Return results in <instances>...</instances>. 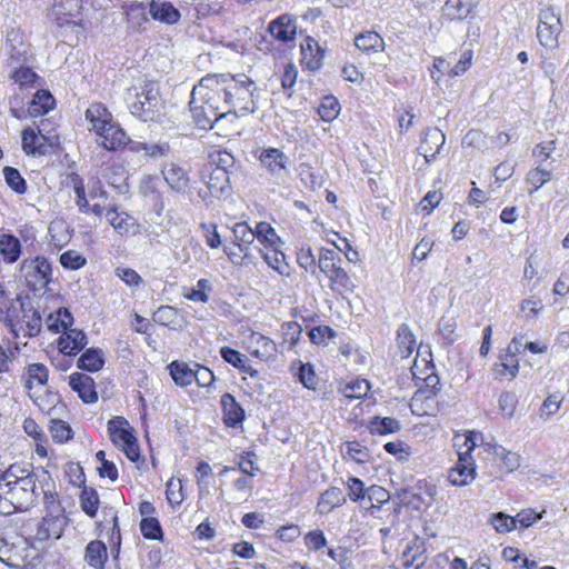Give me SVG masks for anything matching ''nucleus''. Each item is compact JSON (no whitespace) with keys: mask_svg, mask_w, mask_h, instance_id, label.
Instances as JSON below:
<instances>
[{"mask_svg":"<svg viewBox=\"0 0 569 569\" xmlns=\"http://www.w3.org/2000/svg\"><path fill=\"white\" fill-rule=\"evenodd\" d=\"M38 497L36 477L31 471L21 470V475H17L11 466L0 476V513L28 510Z\"/></svg>","mask_w":569,"mask_h":569,"instance_id":"obj_1","label":"nucleus"},{"mask_svg":"<svg viewBox=\"0 0 569 569\" xmlns=\"http://www.w3.org/2000/svg\"><path fill=\"white\" fill-rule=\"evenodd\" d=\"M224 102L229 113H253L257 109L256 83L244 74H223Z\"/></svg>","mask_w":569,"mask_h":569,"instance_id":"obj_2","label":"nucleus"},{"mask_svg":"<svg viewBox=\"0 0 569 569\" xmlns=\"http://www.w3.org/2000/svg\"><path fill=\"white\" fill-rule=\"evenodd\" d=\"M126 101L130 112L144 122L154 121L161 114L160 91L154 81H144L140 88H129Z\"/></svg>","mask_w":569,"mask_h":569,"instance_id":"obj_3","label":"nucleus"},{"mask_svg":"<svg viewBox=\"0 0 569 569\" xmlns=\"http://www.w3.org/2000/svg\"><path fill=\"white\" fill-rule=\"evenodd\" d=\"M223 74H207L201 78L199 83L193 87L197 99L202 103H210L217 107L218 113H223V118L229 114L227 102H224Z\"/></svg>","mask_w":569,"mask_h":569,"instance_id":"obj_4","label":"nucleus"},{"mask_svg":"<svg viewBox=\"0 0 569 569\" xmlns=\"http://www.w3.org/2000/svg\"><path fill=\"white\" fill-rule=\"evenodd\" d=\"M477 438L478 433L475 431L469 432L465 441L467 450L458 453V461L450 469L448 479L455 486H466L475 479L476 466L470 452L477 446Z\"/></svg>","mask_w":569,"mask_h":569,"instance_id":"obj_5","label":"nucleus"},{"mask_svg":"<svg viewBox=\"0 0 569 569\" xmlns=\"http://www.w3.org/2000/svg\"><path fill=\"white\" fill-rule=\"evenodd\" d=\"M14 318L12 321H4L14 330L19 327L20 330H26L29 337H36L41 330V316L38 310L33 308L29 298L18 296L16 298Z\"/></svg>","mask_w":569,"mask_h":569,"instance_id":"obj_6","label":"nucleus"},{"mask_svg":"<svg viewBox=\"0 0 569 569\" xmlns=\"http://www.w3.org/2000/svg\"><path fill=\"white\" fill-rule=\"evenodd\" d=\"M561 31L562 22L560 13L556 12L551 6L541 9L537 27V38L540 44L547 49H556Z\"/></svg>","mask_w":569,"mask_h":569,"instance_id":"obj_7","label":"nucleus"},{"mask_svg":"<svg viewBox=\"0 0 569 569\" xmlns=\"http://www.w3.org/2000/svg\"><path fill=\"white\" fill-rule=\"evenodd\" d=\"M20 274L31 290L40 291L51 280V266L43 257L24 259L20 267Z\"/></svg>","mask_w":569,"mask_h":569,"instance_id":"obj_8","label":"nucleus"},{"mask_svg":"<svg viewBox=\"0 0 569 569\" xmlns=\"http://www.w3.org/2000/svg\"><path fill=\"white\" fill-rule=\"evenodd\" d=\"M57 137H47L41 133L39 129V136L33 129L27 128L22 131V150L27 154L33 157H41L49 152V149L57 142Z\"/></svg>","mask_w":569,"mask_h":569,"instance_id":"obj_9","label":"nucleus"},{"mask_svg":"<svg viewBox=\"0 0 569 569\" xmlns=\"http://www.w3.org/2000/svg\"><path fill=\"white\" fill-rule=\"evenodd\" d=\"M189 106L196 124L201 129H212L213 123L223 118V113L217 112V107L204 104L202 100L197 99L193 90Z\"/></svg>","mask_w":569,"mask_h":569,"instance_id":"obj_10","label":"nucleus"},{"mask_svg":"<svg viewBox=\"0 0 569 569\" xmlns=\"http://www.w3.org/2000/svg\"><path fill=\"white\" fill-rule=\"evenodd\" d=\"M68 525L66 515L46 513L38 523L36 539L47 541L49 539H59Z\"/></svg>","mask_w":569,"mask_h":569,"instance_id":"obj_11","label":"nucleus"},{"mask_svg":"<svg viewBox=\"0 0 569 569\" xmlns=\"http://www.w3.org/2000/svg\"><path fill=\"white\" fill-rule=\"evenodd\" d=\"M27 551V541L19 536L3 537L0 536V560L11 567H19V560L23 558Z\"/></svg>","mask_w":569,"mask_h":569,"instance_id":"obj_12","label":"nucleus"},{"mask_svg":"<svg viewBox=\"0 0 569 569\" xmlns=\"http://www.w3.org/2000/svg\"><path fill=\"white\" fill-rule=\"evenodd\" d=\"M161 172L171 190L181 194L189 193L191 179L182 166L176 162H168L163 166Z\"/></svg>","mask_w":569,"mask_h":569,"instance_id":"obj_13","label":"nucleus"},{"mask_svg":"<svg viewBox=\"0 0 569 569\" xmlns=\"http://www.w3.org/2000/svg\"><path fill=\"white\" fill-rule=\"evenodd\" d=\"M446 137L438 128H427L418 147V152L430 163L443 147Z\"/></svg>","mask_w":569,"mask_h":569,"instance_id":"obj_14","label":"nucleus"},{"mask_svg":"<svg viewBox=\"0 0 569 569\" xmlns=\"http://www.w3.org/2000/svg\"><path fill=\"white\" fill-rule=\"evenodd\" d=\"M6 50L11 63L23 64L28 61L30 47L19 30L12 29L7 33Z\"/></svg>","mask_w":569,"mask_h":569,"instance_id":"obj_15","label":"nucleus"},{"mask_svg":"<svg viewBox=\"0 0 569 569\" xmlns=\"http://www.w3.org/2000/svg\"><path fill=\"white\" fill-rule=\"evenodd\" d=\"M259 161L271 176L279 177L287 171L289 158L278 148H267L261 150Z\"/></svg>","mask_w":569,"mask_h":569,"instance_id":"obj_16","label":"nucleus"},{"mask_svg":"<svg viewBox=\"0 0 569 569\" xmlns=\"http://www.w3.org/2000/svg\"><path fill=\"white\" fill-rule=\"evenodd\" d=\"M268 31L278 41H293L297 33L295 18L289 13H283L269 23Z\"/></svg>","mask_w":569,"mask_h":569,"instance_id":"obj_17","label":"nucleus"},{"mask_svg":"<svg viewBox=\"0 0 569 569\" xmlns=\"http://www.w3.org/2000/svg\"><path fill=\"white\" fill-rule=\"evenodd\" d=\"M148 12L153 20L166 24H174L181 18L180 11L171 2L164 0H151Z\"/></svg>","mask_w":569,"mask_h":569,"instance_id":"obj_18","label":"nucleus"},{"mask_svg":"<svg viewBox=\"0 0 569 569\" xmlns=\"http://www.w3.org/2000/svg\"><path fill=\"white\" fill-rule=\"evenodd\" d=\"M96 133L99 137L98 143L107 150H116L123 147L129 140L127 133L112 122L108 123L103 129H99Z\"/></svg>","mask_w":569,"mask_h":569,"instance_id":"obj_19","label":"nucleus"},{"mask_svg":"<svg viewBox=\"0 0 569 569\" xmlns=\"http://www.w3.org/2000/svg\"><path fill=\"white\" fill-rule=\"evenodd\" d=\"M88 343L87 335L82 330L68 329L58 339V348L64 355H77Z\"/></svg>","mask_w":569,"mask_h":569,"instance_id":"obj_20","label":"nucleus"},{"mask_svg":"<svg viewBox=\"0 0 569 569\" xmlns=\"http://www.w3.org/2000/svg\"><path fill=\"white\" fill-rule=\"evenodd\" d=\"M69 385L83 402L92 403L97 401L98 396L94 389V381L90 376L74 372L69 377Z\"/></svg>","mask_w":569,"mask_h":569,"instance_id":"obj_21","label":"nucleus"},{"mask_svg":"<svg viewBox=\"0 0 569 569\" xmlns=\"http://www.w3.org/2000/svg\"><path fill=\"white\" fill-rule=\"evenodd\" d=\"M108 432L114 446L121 447L134 438L129 422L123 417H113L108 421Z\"/></svg>","mask_w":569,"mask_h":569,"instance_id":"obj_22","label":"nucleus"},{"mask_svg":"<svg viewBox=\"0 0 569 569\" xmlns=\"http://www.w3.org/2000/svg\"><path fill=\"white\" fill-rule=\"evenodd\" d=\"M229 172L222 169H212L209 179L206 181L209 193L212 197L220 198L230 192Z\"/></svg>","mask_w":569,"mask_h":569,"instance_id":"obj_23","label":"nucleus"},{"mask_svg":"<svg viewBox=\"0 0 569 569\" xmlns=\"http://www.w3.org/2000/svg\"><path fill=\"white\" fill-rule=\"evenodd\" d=\"M232 232L239 250L243 253V258L252 260L253 254L250 252V246L256 240L253 229H251L246 222H239L234 224Z\"/></svg>","mask_w":569,"mask_h":569,"instance_id":"obj_24","label":"nucleus"},{"mask_svg":"<svg viewBox=\"0 0 569 569\" xmlns=\"http://www.w3.org/2000/svg\"><path fill=\"white\" fill-rule=\"evenodd\" d=\"M221 406L223 409V420L227 426L236 427L238 423L242 422L244 419V411L232 395H222Z\"/></svg>","mask_w":569,"mask_h":569,"instance_id":"obj_25","label":"nucleus"},{"mask_svg":"<svg viewBox=\"0 0 569 569\" xmlns=\"http://www.w3.org/2000/svg\"><path fill=\"white\" fill-rule=\"evenodd\" d=\"M257 250L269 267L274 269L281 276L290 274V267L286 262L284 253L278 249V244L268 249L257 248Z\"/></svg>","mask_w":569,"mask_h":569,"instance_id":"obj_26","label":"nucleus"},{"mask_svg":"<svg viewBox=\"0 0 569 569\" xmlns=\"http://www.w3.org/2000/svg\"><path fill=\"white\" fill-rule=\"evenodd\" d=\"M222 359L239 369L240 371L248 373L252 378H257L259 372L249 365V359L240 353L238 350L230 347H222L220 349Z\"/></svg>","mask_w":569,"mask_h":569,"instance_id":"obj_27","label":"nucleus"},{"mask_svg":"<svg viewBox=\"0 0 569 569\" xmlns=\"http://www.w3.org/2000/svg\"><path fill=\"white\" fill-rule=\"evenodd\" d=\"M108 559L106 545L100 540L90 541L84 550V561L94 569H103Z\"/></svg>","mask_w":569,"mask_h":569,"instance_id":"obj_28","label":"nucleus"},{"mask_svg":"<svg viewBox=\"0 0 569 569\" xmlns=\"http://www.w3.org/2000/svg\"><path fill=\"white\" fill-rule=\"evenodd\" d=\"M346 502V497L340 488L330 487L321 493L320 499L317 503V511L321 515H327L332 511L336 507L341 506Z\"/></svg>","mask_w":569,"mask_h":569,"instance_id":"obj_29","label":"nucleus"},{"mask_svg":"<svg viewBox=\"0 0 569 569\" xmlns=\"http://www.w3.org/2000/svg\"><path fill=\"white\" fill-rule=\"evenodd\" d=\"M23 379L29 391L37 387L43 388L48 381V368L42 363H31L26 368Z\"/></svg>","mask_w":569,"mask_h":569,"instance_id":"obj_30","label":"nucleus"},{"mask_svg":"<svg viewBox=\"0 0 569 569\" xmlns=\"http://www.w3.org/2000/svg\"><path fill=\"white\" fill-rule=\"evenodd\" d=\"M327 278L330 281V289L341 296L346 293H352L356 289V284L350 279L349 274L340 266L332 271Z\"/></svg>","mask_w":569,"mask_h":569,"instance_id":"obj_31","label":"nucleus"},{"mask_svg":"<svg viewBox=\"0 0 569 569\" xmlns=\"http://www.w3.org/2000/svg\"><path fill=\"white\" fill-rule=\"evenodd\" d=\"M425 552V542L419 539L412 540L410 543L406 546L402 552L403 566L410 567L416 565L417 568H419L426 561Z\"/></svg>","mask_w":569,"mask_h":569,"instance_id":"obj_32","label":"nucleus"},{"mask_svg":"<svg viewBox=\"0 0 569 569\" xmlns=\"http://www.w3.org/2000/svg\"><path fill=\"white\" fill-rule=\"evenodd\" d=\"M53 106V96L47 90H38L28 107V113L31 117H39L51 110Z\"/></svg>","mask_w":569,"mask_h":569,"instance_id":"obj_33","label":"nucleus"},{"mask_svg":"<svg viewBox=\"0 0 569 569\" xmlns=\"http://www.w3.org/2000/svg\"><path fill=\"white\" fill-rule=\"evenodd\" d=\"M470 12L468 0H447L442 7V16L450 21L466 19Z\"/></svg>","mask_w":569,"mask_h":569,"instance_id":"obj_34","label":"nucleus"},{"mask_svg":"<svg viewBox=\"0 0 569 569\" xmlns=\"http://www.w3.org/2000/svg\"><path fill=\"white\" fill-rule=\"evenodd\" d=\"M170 376L172 377L173 381L180 386V387H187L192 383L194 375L193 365H189L186 362H179V361H172L168 366Z\"/></svg>","mask_w":569,"mask_h":569,"instance_id":"obj_35","label":"nucleus"},{"mask_svg":"<svg viewBox=\"0 0 569 569\" xmlns=\"http://www.w3.org/2000/svg\"><path fill=\"white\" fill-rule=\"evenodd\" d=\"M104 360L100 349L89 348L78 359L79 369L96 372L103 367Z\"/></svg>","mask_w":569,"mask_h":569,"instance_id":"obj_36","label":"nucleus"},{"mask_svg":"<svg viewBox=\"0 0 569 569\" xmlns=\"http://www.w3.org/2000/svg\"><path fill=\"white\" fill-rule=\"evenodd\" d=\"M108 222L120 234H127L131 228L134 227V220L126 212H118L116 209H108L106 212Z\"/></svg>","mask_w":569,"mask_h":569,"instance_id":"obj_37","label":"nucleus"},{"mask_svg":"<svg viewBox=\"0 0 569 569\" xmlns=\"http://www.w3.org/2000/svg\"><path fill=\"white\" fill-rule=\"evenodd\" d=\"M86 118L91 122L94 131L103 129L111 122V114L101 103L91 104L86 111Z\"/></svg>","mask_w":569,"mask_h":569,"instance_id":"obj_38","label":"nucleus"},{"mask_svg":"<svg viewBox=\"0 0 569 569\" xmlns=\"http://www.w3.org/2000/svg\"><path fill=\"white\" fill-rule=\"evenodd\" d=\"M0 252L7 262L17 261L21 252L20 241L11 234H3L0 238Z\"/></svg>","mask_w":569,"mask_h":569,"instance_id":"obj_39","label":"nucleus"},{"mask_svg":"<svg viewBox=\"0 0 569 569\" xmlns=\"http://www.w3.org/2000/svg\"><path fill=\"white\" fill-rule=\"evenodd\" d=\"M356 47L365 52L380 51L383 48V39L375 31L359 34L355 39Z\"/></svg>","mask_w":569,"mask_h":569,"instance_id":"obj_40","label":"nucleus"},{"mask_svg":"<svg viewBox=\"0 0 569 569\" xmlns=\"http://www.w3.org/2000/svg\"><path fill=\"white\" fill-rule=\"evenodd\" d=\"M397 342L398 348L403 357L410 356L415 350V335L412 333L408 325L402 323L399 326L397 330Z\"/></svg>","mask_w":569,"mask_h":569,"instance_id":"obj_41","label":"nucleus"},{"mask_svg":"<svg viewBox=\"0 0 569 569\" xmlns=\"http://www.w3.org/2000/svg\"><path fill=\"white\" fill-rule=\"evenodd\" d=\"M256 239L263 246L262 249L273 248L280 239L274 229L267 222H259L253 230Z\"/></svg>","mask_w":569,"mask_h":569,"instance_id":"obj_42","label":"nucleus"},{"mask_svg":"<svg viewBox=\"0 0 569 569\" xmlns=\"http://www.w3.org/2000/svg\"><path fill=\"white\" fill-rule=\"evenodd\" d=\"M81 509L90 518H94L99 506V495L94 488L84 487L80 493Z\"/></svg>","mask_w":569,"mask_h":569,"instance_id":"obj_43","label":"nucleus"},{"mask_svg":"<svg viewBox=\"0 0 569 569\" xmlns=\"http://www.w3.org/2000/svg\"><path fill=\"white\" fill-rule=\"evenodd\" d=\"M369 429L372 433L381 436L393 433L400 430V422L391 417H375L369 423Z\"/></svg>","mask_w":569,"mask_h":569,"instance_id":"obj_44","label":"nucleus"},{"mask_svg":"<svg viewBox=\"0 0 569 569\" xmlns=\"http://www.w3.org/2000/svg\"><path fill=\"white\" fill-rule=\"evenodd\" d=\"M257 348L251 352L252 356L261 360L273 359L277 353V345L273 340L259 335L256 338Z\"/></svg>","mask_w":569,"mask_h":569,"instance_id":"obj_45","label":"nucleus"},{"mask_svg":"<svg viewBox=\"0 0 569 569\" xmlns=\"http://www.w3.org/2000/svg\"><path fill=\"white\" fill-rule=\"evenodd\" d=\"M551 179V171L541 168L540 166L531 169L526 174V182L531 184L533 188L529 190V194L532 196L538 189Z\"/></svg>","mask_w":569,"mask_h":569,"instance_id":"obj_46","label":"nucleus"},{"mask_svg":"<svg viewBox=\"0 0 569 569\" xmlns=\"http://www.w3.org/2000/svg\"><path fill=\"white\" fill-rule=\"evenodd\" d=\"M370 390V385L365 379H358L347 383L342 389V395L348 399H360L367 396Z\"/></svg>","mask_w":569,"mask_h":569,"instance_id":"obj_47","label":"nucleus"},{"mask_svg":"<svg viewBox=\"0 0 569 569\" xmlns=\"http://www.w3.org/2000/svg\"><path fill=\"white\" fill-rule=\"evenodd\" d=\"M3 176L7 184L17 193L23 194L27 191V182L20 172L12 167H4Z\"/></svg>","mask_w":569,"mask_h":569,"instance_id":"obj_48","label":"nucleus"},{"mask_svg":"<svg viewBox=\"0 0 569 569\" xmlns=\"http://www.w3.org/2000/svg\"><path fill=\"white\" fill-rule=\"evenodd\" d=\"M337 260L340 261V258L333 250L322 248L320 250L318 261L320 271L323 272L326 276H329L339 267Z\"/></svg>","mask_w":569,"mask_h":569,"instance_id":"obj_49","label":"nucleus"},{"mask_svg":"<svg viewBox=\"0 0 569 569\" xmlns=\"http://www.w3.org/2000/svg\"><path fill=\"white\" fill-rule=\"evenodd\" d=\"M340 104L333 97H325L318 108V113L323 121H332L339 114Z\"/></svg>","mask_w":569,"mask_h":569,"instance_id":"obj_50","label":"nucleus"},{"mask_svg":"<svg viewBox=\"0 0 569 569\" xmlns=\"http://www.w3.org/2000/svg\"><path fill=\"white\" fill-rule=\"evenodd\" d=\"M140 530L144 538L152 540L162 539V529L158 519L153 517H146L140 522Z\"/></svg>","mask_w":569,"mask_h":569,"instance_id":"obj_51","label":"nucleus"},{"mask_svg":"<svg viewBox=\"0 0 569 569\" xmlns=\"http://www.w3.org/2000/svg\"><path fill=\"white\" fill-rule=\"evenodd\" d=\"M11 78L21 88L32 86L39 79L38 74L32 69L29 67H23L22 64L20 68H16L11 74Z\"/></svg>","mask_w":569,"mask_h":569,"instance_id":"obj_52","label":"nucleus"},{"mask_svg":"<svg viewBox=\"0 0 569 569\" xmlns=\"http://www.w3.org/2000/svg\"><path fill=\"white\" fill-rule=\"evenodd\" d=\"M16 305V299L10 300L4 290V286L0 283V319L2 321H12Z\"/></svg>","mask_w":569,"mask_h":569,"instance_id":"obj_53","label":"nucleus"},{"mask_svg":"<svg viewBox=\"0 0 569 569\" xmlns=\"http://www.w3.org/2000/svg\"><path fill=\"white\" fill-rule=\"evenodd\" d=\"M283 343H288L289 349L293 348L300 339L302 329L295 321L286 322L281 326Z\"/></svg>","mask_w":569,"mask_h":569,"instance_id":"obj_54","label":"nucleus"},{"mask_svg":"<svg viewBox=\"0 0 569 569\" xmlns=\"http://www.w3.org/2000/svg\"><path fill=\"white\" fill-rule=\"evenodd\" d=\"M493 453L497 457L501 458L505 467L509 471H513L520 467L521 458L518 453L507 451L505 448H502L500 446H493Z\"/></svg>","mask_w":569,"mask_h":569,"instance_id":"obj_55","label":"nucleus"},{"mask_svg":"<svg viewBox=\"0 0 569 569\" xmlns=\"http://www.w3.org/2000/svg\"><path fill=\"white\" fill-rule=\"evenodd\" d=\"M86 258L76 250H68L60 256V263L63 268L78 270L86 264Z\"/></svg>","mask_w":569,"mask_h":569,"instance_id":"obj_56","label":"nucleus"},{"mask_svg":"<svg viewBox=\"0 0 569 569\" xmlns=\"http://www.w3.org/2000/svg\"><path fill=\"white\" fill-rule=\"evenodd\" d=\"M490 523L499 533L510 532L516 528L513 518L503 512L492 515L490 518Z\"/></svg>","mask_w":569,"mask_h":569,"instance_id":"obj_57","label":"nucleus"},{"mask_svg":"<svg viewBox=\"0 0 569 569\" xmlns=\"http://www.w3.org/2000/svg\"><path fill=\"white\" fill-rule=\"evenodd\" d=\"M345 455L359 463H363L369 459L368 450L357 441L346 443Z\"/></svg>","mask_w":569,"mask_h":569,"instance_id":"obj_58","label":"nucleus"},{"mask_svg":"<svg viewBox=\"0 0 569 569\" xmlns=\"http://www.w3.org/2000/svg\"><path fill=\"white\" fill-rule=\"evenodd\" d=\"M562 402V397L558 393L548 396L540 407V417L549 418L555 415Z\"/></svg>","mask_w":569,"mask_h":569,"instance_id":"obj_59","label":"nucleus"},{"mask_svg":"<svg viewBox=\"0 0 569 569\" xmlns=\"http://www.w3.org/2000/svg\"><path fill=\"white\" fill-rule=\"evenodd\" d=\"M298 172L303 183L311 189H316L317 187L321 186L319 177L315 173L312 167L309 163H300Z\"/></svg>","mask_w":569,"mask_h":569,"instance_id":"obj_60","label":"nucleus"},{"mask_svg":"<svg viewBox=\"0 0 569 569\" xmlns=\"http://www.w3.org/2000/svg\"><path fill=\"white\" fill-rule=\"evenodd\" d=\"M52 438L59 442L69 440L72 436L71 428L61 420H52L50 426Z\"/></svg>","mask_w":569,"mask_h":569,"instance_id":"obj_61","label":"nucleus"},{"mask_svg":"<svg viewBox=\"0 0 569 569\" xmlns=\"http://www.w3.org/2000/svg\"><path fill=\"white\" fill-rule=\"evenodd\" d=\"M347 487H348V497L352 501H358L360 499H365L367 496L366 488L363 482L356 477H350L347 480Z\"/></svg>","mask_w":569,"mask_h":569,"instance_id":"obj_62","label":"nucleus"},{"mask_svg":"<svg viewBox=\"0 0 569 569\" xmlns=\"http://www.w3.org/2000/svg\"><path fill=\"white\" fill-rule=\"evenodd\" d=\"M543 512L545 511L536 513L533 509H523L518 512L516 517H512L515 520V527L519 523L522 528H529L537 520L542 518Z\"/></svg>","mask_w":569,"mask_h":569,"instance_id":"obj_63","label":"nucleus"},{"mask_svg":"<svg viewBox=\"0 0 569 569\" xmlns=\"http://www.w3.org/2000/svg\"><path fill=\"white\" fill-rule=\"evenodd\" d=\"M517 397L512 392H503L499 397V408L507 418H511L517 407Z\"/></svg>","mask_w":569,"mask_h":569,"instance_id":"obj_64","label":"nucleus"}]
</instances>
